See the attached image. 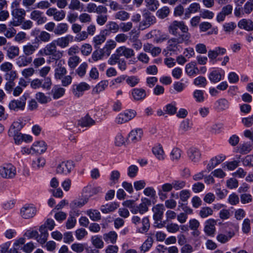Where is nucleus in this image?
I'll return each instance as SVG.
<instances>
[{"label": "nucleus", "mask_w": 253, "mask_h": 253, "mask_svg": "<svg viewBox=\"0 0 253 253\" xmlns=\"http://www.w3.org/2000/svg\"><path fill=\"white\" fill-rule=\"evenodd\" d=\"M136 114V112L134 110H126L118 115L116 118V122L118 124L125 123L132 119Z\"/></svg>", "instance_id": "10"}, {"label": "nucleus", "mask_w": 253, "mask_h": 253, "mask_svg": "<svg viewBox=\"0 0 253 253\" xmlns=\"http://www.w3.org/2000/svg\"><path fill=\"white\" fill-rule=\"evenodd\" d=\"M87 213L93 221H97L100 219V213L97 210H89L87 211Z\"/></svg>", "instance_id": "57"}, {"label": "nucleus", "mask_w": 253, "mask_h": 253, "mask_svg": "<svg viewBox=\"0 0 253 253\" xmlns=\"http://www.w3.org/2000/svg\"><path fill=\"white\" fill-rule=\"evenodd\" d=\"M181 151L177 148H173L170 153L171 159L172 161H178L181 157Z\"/></svg>", "instance_id": "64"}, {"label": "nucleus", "mask_w": 253, "mask_h": 253, "mask_svg": "<svg viewBox=\"0 0 253 253\" xmlns=\"http://www.w3.org/2000/svg\"><path fill=\"white\" fill-rule=\"evenodd\" d=\"M187 155L189 159L193 163H197L201 159L200 151L196 147H191L187 151Z\"/></svg>", "instance_id": "16"}, {"label": "nucleus", "mask_w": 253, "mask_h": 253, "mask_svg": "<svg viewBox=\"0 0 253 253\" xmlns=\"http://www.w3.org/2000/svg\"><path fill=\"white\" fill-rule=\"evenodd\" d=\"M42 12L39 10H34L32 11L30 15V18L37 21L38 25H41L44 23L47 20L46 17L42 16Z\"/></svg>", "instance_id": "21"}, {"label": "nucleus", "mask_w": 253, "mask_h": 253, "mask_svg": "<svg viewBox=\"0 0 253 253\" xmlns=\"http://www.w3.org/2000/svg\"><path fill=\"white\" fill-rule=\"evenodd\" d=\"M90 88V85L85 82H81L72 85V91L73 95L77 98L83 96L84 91Z\"/></svg>", "instance_id": "7"}, {"label": "nucleus", "mask_w": 253, "mask_h": 253, "mask_svg": "<svg viewBox=\"0 0 253 253\" xmlns=\"http://www.w3.org/2000/svg\"><path fill=\"white\" fill-rule=\"evenodd\" d=\"M95 122L88 115L82 118L79 121V125L82 127H90L95 125Z\"/></svg>", "instance_id": "40"}, {"label": "nucleus", "mask_w": 253, "mask_h": 253, "mask_svg": "<svg viewBox=\"0 0 253 253\" xmlns=\"http://www.w3.org/2000/svg\"><path fill=\"white\" fill-rule=\"evenodd\" d=\"M45 159L43 157H37L33 160L32 166L34 169H38L42 168L45 165Z\"/></svg>", "instance_id": "45"}, {"label": "nucleus", "mask_w": 253, "mask_h": 253, "mask_svg": "<svg viewBox=\"0 0 253 253\" xmlns=\"http://www.w3.org/2000/svg\"><path fill=\"white\" fill-rule=\"evenodd\" d=\"M225 159V156L223 155H218L211 159L210 162L207 166V169L208 172L213 169L216 166L222 162Z\"/></svg>", "instance_id": "18"}, {"label": "nucleus", "mask_w": 253, "mask_h": 253, "mask_svg": "<svg viewBox=\"0 0 253 253\" xmlns=\"http://www.w3.org/2000/svg\"><path fill=\"white\" fill-rule=\"evenodd\" d=\"M116 52L121 56H124L126 59L131 58L135 56V52L133 49L122 46L116 49Z\"/></svg>", "instance_id": "15"}, {"label": "nucleus", "mask_w": 253, "mask_h": 253, "mask_svg": "<svg viewBox=\"0 0 253 253\" xmlns=\"http://www.w3.org/2000/svg\"><path fill=\"white\" fill-rule=\"evenodd\" d=\"M200 8V6L199 3L195 2L191 4L189 7L185 10L183 19H186L189 18L192 13L198 11Z\"/></svg>", "instance_id": "33"}, {"label": "nucleus", "mask_w": 253, "mask_h": 253, "mask_svg": "<svg viewBox=\"0 0 253 253\" xmlns=\"http://www.w3.org/2000/svg\"><path fill=\"white\" fill-rule=\"evenodd\" d=\"M190 34H180L177 37L172 38L168 42L167 49L176 54L182 51V47L180 44L184 43L187 45L190 42Z\"/></svg>", "instance_id": "1"}, {"label": "nucleus", "mask_w": 253, "mask_h": 253, "mask_svg": "<svg viewBox=\"0 0 253 253\" xmlns=\"http://www.w3.org/2000/svg\"><path fill=\"white\" fill-rule=\"evenodd\" d=\"M216 223V221L213 219H210L206 221L204 231L208 235L211 236L214 234L215 231Z\"/></svg>", "instance_id": "22"}, {"label": "nucleus", "mask_w": 253, "mask_h": 253, "mask_svg": "<svg viewBox=\"0 0 253 253\" xmlns=\"http://www.w3.org/2000/svg\"><path fill=\"white\" fill-rule=\"evenodd\" d=\"M142 16L143 19L139 25V29L142 30L149 28L156 22V17L148 11L144 13Z\"/></svg>", "instance_id": "8"}, {"label": "nucleus", "mask_w": 253, "mask_h": 253, "mask_svg": "<svg viewBox=\"0 0 253 253\" xmlns=\"http://www.w3.org/2000/svg\"><path fill=\"white\" fill-rule=\"evenodd\" d=\"M169 13V9L166 6L163 7L162 8L158 10L157 12V16L161 19H164L167 17Z\"/></svg>", "instance_id": "59"}, {"label": "nucleus", "mask_w": 253, "mask_h": 253, "mask_svg": "<svg viewBox=\"0 0 253 253\" xmlns=\"http://www.w3.org/2000/svg\"><path fill=\"white\" fill-rule=\"evenodd\" d=\"M143 135V131L140 128L132 130L128 134V139L132 142L135 143L139 141Z\"/></svg>", "instance_id": "26"}, {"label": "nucleus", "mask_w": 253, "mask_h": 253, "mask_svg": "<svg viewBox=\"0 0 253 253\" xmlns=\"http://www.w3.org/2000/svg\"><path fill=\"white\" fill-rule=\"evenodd\" d=\"M65 91V89L64 88L55 86L52 89L51 93L54 99H57L64 94Z\"/></svg>", "instance_id": "44"}, {"label": "nucleus", "mask_w": 253, "mask_h": 253, "mask_svg": "<svg viewBox=\"0 0 253 253\" xmlns=\"http://www.w3.org/2000/svg\"><path fill=\"white\" fill-rule=\"evenodd\" d=\"M164 210L165 207L163 204H158L153 208V219L155 221H161Z\"/></svg>", "instance_id": "17"}, {"label": "nucleus", "mask_w": 253, "mask_h": 253, "mask_svg": "<svg viewBox=\"0 0 253 253\" xmlns=\"http://www.w3.org/2000/svg\"><path fill=\"white\" fill-rule=\"evenodd\" d=\"M85 249V244L81 243H74L71 245V249L77 253H81L83 252Z\"/></svg>", "instance_id": "62"}, {"label": "nucleus", "mask_w": 253, "mask_h": 253, "mask_svg": "<svg viewBox=\"0 0 253 253\" xmlns=\"http://www.w3.org/2000/svg\"><path fill=\"white\" fill-rule=\"evenodd\" d=\"M195 62H191L188 63L185 66V72L189 76H194L198 74L199 70L197 67Z\"/></svg>", "instance_id": "27"}, {"label": "nucleus", "mask_w": 253, "mask_h": 253, "mask_svg": "<svg viewBox=\"0 0 253 253\" xmlns=\"http://www.w3.org/2000/svg\"><path fill=\"white\" fill-rule=\"evenodd\" d=\"M223 75L217 70L211 71L209 75V79L211 83H216L223 79Z\"/></svg>", "instance_id": "37"}, {"label": "nucleus", "mask_w": 253, "mask_h": 253, "mask_svg": "<svg viewBox=\"0 0 253 253\" xmlns=\"http://www.w3.org/2000/svg\"><path fill=\"white\" fill-rule=\"evenodd\" d=\"M194 85L202 87H205L207 84V81L205 77L199 76L194 80Z\"/></svg>", "instance_id": "51"}, {"label": "nucleus", "mask_w": 253, "mask_h": 253, "mask_svg": "<svg viewBox=\"0 0 253 253\" xmlns=\"http://www.w3.org/2000/svg\"><path fill=\"white\" fill-rule=\"evenodd\" d=\"M39 54L42 55L50 56L48 63L51 62H57L63 56L62 52L57 50L56 44L54 41L47 44L43 48L40 50Z\"/></svg>", "instance_id": "2"}, {"label": "nucleus", "mask_w": 253, "mask_h": 253, "mask_svg": "<svg viewBox=\"0 0 253 253\" xmlns=\"http://www.w3.org/2000/svg\"><path fill=\"white\" fill-rule=\"evenodd\" d=\"M39 231L40 234H38L36 240L40 244L43 245L46 242L48 237V233L46 229V226L41 225L39 228Z\"/></svg>", "instance_id": "19"}, {"label": "nucleus", "mask_w": 253, "mask_h": 253, "mask_svg": "<svg viewBox=\"0 0 253 253\" xmlns=\"http://www.w3.org/2000/svg\"><path fill=\"white\" fill-rule=\"evenodd\" d=\"M36 208L32 204H26L20 210L21 215L25 219L33 217L36 215Z\"/></svg>", "instance_id": "11"}, {"label": "nucleus", "mask_w": 253, "mask_h": 253, "mask_svg": "<svg viewBox=\"0 0 253 253\" xmlns=\"http://www.w3.org/2000/svg\"><path fill=\"white\" fill-rule=\"evenodd\" d=\"M118 235L116 232L112 231L103 234V239L107 243L115 244L116 242Z\"/></svg>", "instance_id": "38"}, {"label": "nucleus", "mask_w": 253, "mask_h": 253, "mask_svg": "<svg viewBox=\"0 0 253 253\" xmlns=\"http://www.w3.org/2000/svg\"><path fill=\"white\" fill-rule=\"evenodd\" d=\"M238 27L247 31H252L253 30V22L251 20L243 19L239 22Z\"/></svg>", "instance_id": "39"}, {"label": "nucleus", "mask_w": 253, "mask_h": 253, "mask_svg": "<svg viewBox=\"0 0 253 253\" xmlns=\"http://www.w3.org/2000/svg\"><path fill=\"white\" fill-rule=\"evenodd\" d=\"M107 35L104 32L101 31L100 34L93 38L92 43L94 48H99L100 45L103 43L106 39Z\"/></svg>", "instance_id": "24"}, {"label": "nucleus", "mask_w": 253, "mask_h": 253, "mask_svg": "<svg viewBox=\"0 0 253 253\" xmlns=\"http://www.w3.org/2000/svg\"><path fill=\"white\" fill-rule=\"evenodd\" d=\"M87 66V64L86 62L81 64L76 71L77 74L81 77L84 76L86 73Z\"/></svg>", "instance_id": "58"}, {"label": "nucleus", "mask_w": 253, "mask_h": 253, "mask_svg": "<svg viewBox=\"0 0 253 253\" xmlns=\"http://www.w3.org/2000/svg\"><path fill=\"white\" fill-rule=\"evenodd\" d=\"M179 29L182 32V34H190L188 33V28L183 21H173L169 27V33L173 35H176L178 30Z\"/></svg>", "instance_id": "5"}, {"label": "nucleus", "mask_w": 253, "mask_h": 253, "mask_svg": "<svg viewBox=\"0 0 253 253\" xmlns=\"http://www.w3.org/2000/svg\"><path fill=\"white\" fill-rule=\"evenodd\" d=\"M29 97V94L28 93H24L19 99L11 100L8 105L9 108L15 111L24 110L26 100Z\"/></svg>", "instance_id": "4"}, {"label": "nucleus", "mask_w": 253, "mask_h": 253, "mask_svg": "<svg viewBox=\"0 0 253 253\" xmlns=\"http://www.w3.org/2000/svg\"><path fill=\"white\" fill-rule=\"evenodd\" d=\"M150 236H148L147 239L140 247L139 249L143 253L148 252L152 247L154 240L152 237V234H149Z\"/></svg>", "instance_id": "30"}, {"label": "nucleus", "mask_w": 253, "mask_h": 253, "mask_svg": "<svg viewBox=\"0 0 253 253\" xmlns=\"http://www.w3.org/2000/svg\"><path fill=\"white\" fill-rule=\"evenodd\" d=\"M214 104L216 109L219 111L225 110L229 107V102L225 98L219 99Z\"/></svg>", "instance_id": "34"}, {"label": "nucleus", "mask_w": 253, "mask_h": 253, "mask_svg": "<svg viewBox=\"0 0 253 253\" xmlns=\"http://www.w3.org/2000/svg\"><path fill=\"white\" fill-rule=\"evenodd\" d=\"M6 51V55L10 59H13L19 54V48L18 46L11 45L9 47H4Z\"/></svg>", "instance_id": "32"}, {"label": "nucleus", "mask_w": 253, "mask_h": 253, "mask_svg": "<svg viewBox=\"0 0 253 253\" xmlns=\"http://www.w3.org/2000/svg\"><path fill=\"white\" fill-rule=\"evenodd\" d=\"M80 62V58L77 56L70 57L68 60V64L71 68L74 69Z\"/></svg>", "instance_id": "54"}, {"label": "nucleus", "mask_w": 253, "mask_h": 253, "mask_svg": "<svg viewBox=\"0 0 253 253\" xmlns=\"http://www.w3.org/2000/svg\"><path fill=\"white\" fill-rule=\"evenodd\" d=\"M126 82L128 85L133 87L136 86L140 82V79L137 76H127L126 75Z\"/></svg>", "instance_id": "48"}, {"label": "nucleus", "mask_w": 253, "mask_h": 253, "mask_svg": "<svg viewBox=\"0 0 253 253\" xmlns=\"http://www.w3.org/2000/svg\"><path fill=\"white\" fill-rule=\"evenodd\" d=\"M88 202V199L84 198L81 200H74L71 202L70 204L71 208L74 209L77 208H80Z\"/></svg>", "instance_id": "46"}, {"label": "nucleus", "mask_w": 253, "mask_h": 253, "mask_svg": "<svg viewBox=\"0 0 253 253\" xmlns=\"http://www.w3.org/2000/svg\"><path fill=\"white\" fill-rule=\"evenodd\" d=\"M32 57L22 55L16 59V64L20 67H24L30 64L32 62Z\"/></svg>", "instance_id": "31"}, {"label": "nucleus", "mask_w": 253, "mask_h": 253, "mask_svg": "<svg viewBox=\"0 0 253 253\" xmlns=\"http://www.w3.org/2000/svg\"><path fill=\"white\" fill-rule=\"evenodd\" d=\"M193 97L198 102H202L205 100L204 91L196 89L193 92Z\"/></svg>", "instance_id": "56"}, {"label": "nucleus", "mask_w": 253, "mask_h": 253, "mask_svg": "<svg viewBox=\"0 0 253 253\" xmlns=\"http://www.w3.org/2000/svg\"><path fill=\"white\" fill-rule=\"evenodd\" d=\"M129 14L125 11H120L115 14V18L122 21H125L129 18Z\"/></svg>", "instance_id": "63"}, {"label": "nucleus", "mask_w": 253, "mask_h": 253, "mask_svg": "<svg viewBox=\"0 0 253 253\" xmlns=\"http://www.w3.org/2000/svg\"><path fill=\"white\" fill-rule=\"evenodd\" d=\"M212 210L210 207H206L201 208L199 214L202 218H206L209 215H212Z\"/></svg>", "instance_id": "52"}, {"label": "nucleus", "mask_w": 253, "mask_h": 253, "mask_svg": "<svg viewBox=\"0 0 253 253\" xmlns=\"http://www.w3.org/2000/svg\"><path fill=\"white\" fill-rule=\"evenodd\" d=\"M154 155L159 160H163L164 159V152L161 145L159 144L153 148L152 149Z\"/></svg>", "instance_id": "43"}, {"label": "nucleus", "mask_w": 253, "mask_h": 253, "mask_svg": "<svg viewBox=\"0 0 253 253\" xmlns=\"http://www.w3.org/2000/svg\"><path fill=\"white\" fill-rule=\"evenodd\" d=\"M130 94L132 99L135 101H142L147 97V92L143 88H134L131 89Z\"/></svg>", "instance_id": "13"}, {"label": "nucleus", "mask_w": 253, "mask_h": 253, "mask_svg": "<svg viewBox=\"0 0 253 253\" xmlns=\"http://www.w3.org/2000/svg\"><path fill=\"white\" fill-rule=\"evenodd\" d=\"M80 49L82 53L84 55L87 56L91 53L92 50V48L90 44L88 43H85L81 46Z\"/></svg>", "instance_id": "61"}, {"label": "nucleus", "mask_w": 253, "mask_h": 253, "mask_svg": "<svg viewBox=\"0 0 253 253\" xmlns=\"http://www.w3.org/2000/svg\"><path fill=\"white\" fill-rule=\"evenodd\" d=\"M74 165L72 161L62 162L58 165L56 168V173L60 174H68L73 169Z\"/></svg>", "instance_id": "12"}, {"label": "nucleus", "mask_w": 253, "mask_h": 253, "mask_svg": "<svg viewBox=\"0 0 253 253\" xmlns=\"http://www.w3.org/2000/svg\"><path fill=\"white\" fill-rule=\"evenodd\" d=\"M68 25L67 23H61L58 24L55 28L54 33L56 35H61L67 32Z\"/></svg>", "instance_id": "41"}, {"label": "nucleus", "mask_w": 253, "mask_h": 253, "mask_svg": "<svg viewBox=\"0 0 253 253\" xmlns=\"http://www.w3.org/2000/svg\"><path fill=\"white\" fill-rule=\"evenodd\" d=\"M57 62V67L55 69L54 76L55 79L61 80L66 74L67 70L65 67L62 66V60L60 59Z\"/></svg>", "instance_id": "25"}, {"label": "nucleus", "mask_w": 253, "mask_h": 253, "mask_svg": "<svg viewBox=\"0 0 253 253\" xmlns=\"http://www.w3.org/2000/svg\"><path fill=\"white\" fill-rule=\"evenodd\" d=\"M37 48V46L32 45L31 43H28L23 46V52L24 55L29 56V55L33 54Z\"/></svg>", "instance_id": "47"}, {"label": "nucleus", "mask_w": 253, "mask_h": 253, "mask_svg": "<svg viewBox=\"0 0 253 253\" xmlns=\"http://www.w3.org/2000/svg\"><path fill=\"white\" fill-rule=\"evenodd\" d=\"M12 20L9 22V26H18L23 22L26 15L25 11L21 8H15L12 11Z\"/></svg>", "instance_id": "3"}, {"label": "nucleus", "mask_w": 253, "mask_h": 253, "mask_svg": "<svg viewBox=\"0 0 253 253\" xmlns=\"http://www.w3.org/2000/svg\"><path fill=\"white\" fill-rule=\"evenodd\" d=\"M35 97L38 101L41 104H45L50 101V99L46 96L43 93L39 92L36 94Z\"/></svg>", "instance_id": "50"}, {"label": "nucleus", "mask_w": 253, "mask_h": 253, "mask_svg": "<svg viewBox=\"0 0 253 253\" xmlns=\"http://www.w3.org/2000/svg\"><path fill=\"white\" fill-rule=\"evenodd\" d=\"M102 188L100 186L92 187L91 185H87L83 189V192L84 194V198H89L96 195L99 193H102Z\"/></svg>", "instance_id": "14"}, {"label": "nucleus", "mask_w": 253, "mask_h": 253, "mask_svg": "<svg viewBox=\"0 0 253 253\" xmlns=\"http://www.w3.org/2000/svg\"><path fill=\"white\" fill-rule=\"evenodd\" d=\"M46 149V145L43 141L35 142L31 147V150L33 152L39 154L44 152Z\"/></svg>", "instance_id": "29"}, {"label": "nucleus", "mask_w": 253, "mask_h": 253, "mask_svg": "<svg viewBox=\"0 0 253 253\" xmlns=\"http://www.w3.org/2000/svg\"><path fill=\"white\" fill-rule=\"evenodd\" d=\"M91 242L92 244L97 249H102L104 247V242L101 236L98 235L92 236Z\"/></svg>", "instance_id": "42"}, {"label": "nucleus", "mask_w": 253, "mask_h": 253, "mask_svg": "<svg viewBox=\"0 0 253 253\" xmlns=\"http://www.w3.org/2000/svg\"><path fill=\"white\" fill-rule=\"evenodd\" d=\"M141 223V226L140 227L138 226L137 227L136 231L141 234H145L148 232L150 227L149 218L148 217H144L142 219Z\"/></svg>", "instance_id": "28"}, {"label": "nucleus", "mask_w": 253, "mask_h": 253, "mask_svg": "<svg viewBox=\"0 0 253 253\" xmlns=\"http://www.w3.org/2000/svg\"><path fill=\"white\" fill-rule=\"evenodd\" d=\"M108 85L107 81H102L100 82L93 89V91L96 93H99L104 90Z\"/></svg>", "instance_id": "53"}, {"label": "nucleus", "mask_w": 253, "mask_h": 253, "mask_svg": "<svg viewBox=\"0 0 253 253\" xmlns=\"http://www.w3.org/2000/svg\"><path fill=\"white\" fill-rule=\"evenodd\" d=\"M31 35L35 37L36 42H46L50 41L51 35L46 31H41L38 29H35L31 33Z\"/></svg>", "instance_id": "9"}, {"label": "nucleus", "mask_w": 253, "mask_h": 253, "mask_svg": "<svg viewBox=\"0 0 253 253\" xmlns=\"http://www.w3.org/2000/svg\"><path fill=\"white\" fill-rule=\"evenodd\" d=\"M73 40V37L71 35H68L65 37L58 38L57 40H54V42L57 45L63 48L68 46L69 43L72 42Z\"/></svg>", "instance_id": "20"}, {"label": "nucleus", "mask_w": 253, "mask_h": 253, "mask_svg": "<svg viewBox=\"0 0 253 253\" xmlns=\"http://www.w3.org/2000/svg\"><path fill=\"white\" fill-rule=\"evenodd\" d=\"M173 188L175 190H179L183 189L186 186V181L181 179H174L172 181Z\"/></svg>", "instance_id": "49"}, {"label": "nucleus", "mask_w": 253, "mask_h": 253, "mask_svg": "<svg viewBox=\"0 0 253 253\" xmlns=\"http://www.w3.org/2000/svg\"><path fill=\"white\" fill-rule=\"evenodd\" d=\"M119 207L118 202H112L101 207V211L103 213H107L114 211Z\"/></svg>", "instance_id": "36"}, {"label": "nucleus", "mask_w": 253, "mask_h": 253, "mask_svg": "<svg viewBox=\"0 0 253 253\" xmlns=\"http://www.w3.org/2000/svg\"><path fill=\"white\" fill-rule=\"evenodd\" d=\"M141 201V203L138 206L139 213L140 214H143L148 211V207L151 206V201L150 199L147 198H142Z\"/></svg>", "instance_id": "35"}, {"label": "nucleus", "mask_w": 253, "mask_h": 253, "mask_svg": "<svg viewBox=\"0 0 253 253\" xmlns=\"http://www.w3.org/2000/svg\"><path fill=\"white\" fill-rule=\"evenodd\" d=\"M120 29L119 25L115 22L110 21L106 25V29L102 30L107 36L111 33H116Z\"/></svg>", "instance_id": "23"}, {"label": "nucleus", "mask_w": 253, "mask_h": 253, "mask_svg": "<svg viewBox=\"0 0 253 253\" xmlns=\"http://www.w3.org/2000/svg\"><path fill=\"white\" fill-rule=\"evenodd\" d=\"M138 171V168L135 165H131L128 168L127 175L130 178L136 176Z\"/></svg>", "instance_id": "60"}, {"label": "nucleus", "mask_w": 253, "mask_h": 253, "mask_svg": "<svg viewBox=\"0 0 253 253\" xmlns=\"http://www.w3.org/2000/svg\"><path fill=\"white\" fill-rule=\"evenodd\" d=\"M121 174L118 170H113L110 173V180L111 184H115L118 182Z\"/></svg>", "instance_id": "55"}, {"label": "nucleus", "mask_w": 253, "mask_h": 253, "mask_svg": "<svg viewBox=\"0 0 253 253\" xmlns=\"http://www.w3.org/2000/svg\"><path fill=\"white\" fill-rule=\"evenodd\" d=\"M16 173V168L11 164H5L0 168V175L3 178H12Z\"/></svg>", "instance_id": "6"}]
</instances>
